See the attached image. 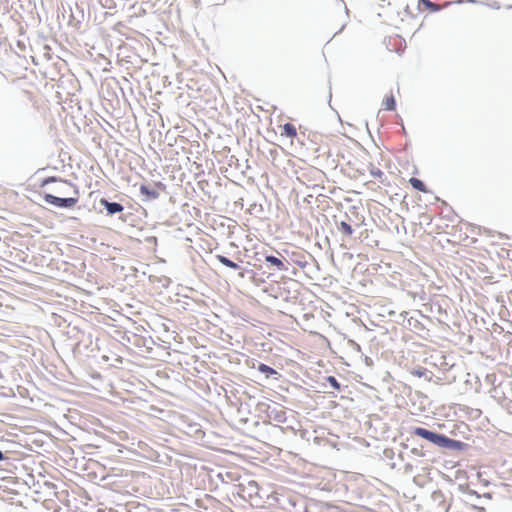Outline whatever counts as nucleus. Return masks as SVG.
<instances>
[{
    "instance_id": "13",
    "label": "nucleus",
    "mask_w": 512,
    "mask_h": 512,
    "mask_svg": "<svg viewBox=\"0 0 512 512\" xmlns=\"http://www.w3.org/2000/svg\"><path fill=\"white\" fill-rule=\"evenodd\" d=\"M420 2L423 3L427 8H430L432 10L438 9L437 6L429 0H420Z\"/></svg>"
},
{
    "instance_id": "6",
    "label": "nucleus",
    "mask_w": 512,
    "mask_h": 512,
    "mask_svg": "<svg viewBox=\"0 0 512 512\" xmlns=\"http://www.w3.org/2000/svg\"><path fill=\"white\" fill-rule=\"evenodd\" d=\"M409 183L417 191H420V192H423V193H427L428 192V189L425 186V184L420 179H418V178H415V177L410 178Z\"/></svg>"
},
{
    "instance_id": "17",
    "label": "nucleus",
    "mask_w": 512,
    "mask_h": 512,
    "mask_svg": "<svg viewBox=\"0 0 512 512\" xmlns=\"http://www.w3.org/2000/svg\"><path fill=\"white\" fill-rule=\"evenodd\" d=\"M239 276H240L241 278H243V277H244V273H240V274H239Z\"/></svg>"
},
{
    "instance_id": "14",
    "label": "nucleus",
    "mask_w": 512,
    "mask_h": 512,
    "mask_svg": "<svg viewBox=\"0 0 512 512\" xmlns=\"http://www.w3.org/2000/svg\"><path fill=\"white\" fill-rule=\"evenodd\" d=\"M371 174L374 177L381 178L383 176V172L380 169L371 170Z\"/></svg>"
},
{
    "instance_id": "9",
    "label": "nucleus",
    "mask_w": 512,
    "mask_h": 512,
    "mask_svg": "<svg viewBox=\"0 0 512 512\" xmlns=\"http://www.w3.org/2000/svg\"><path fill=\"white\" fill-rule=\"evenodd\" d=\"M339 231L347 236H351L353 234V229L350 224L342 221L338 226Z\"/></svg>"
},
{
    "instance_id": "3",
    "label": "nucleus",
    "mask_w": 512,
    "mask_h": 512,
    "mask_svg": "<svg viewBox=\"0 0 512 512\" xmlns=\"http://www.w3.org/2000/svg\"><path fill=\"white\" fill-rule=\"evenodd\" d=\"M298 135L297 128L292 123H285L284 125L280 126V136L281 137H287L293 140Z\"/></svg>"
},
{
    "instance_id": "15",
    "label": "nucleus",
    "mask_w": 512,
    "mask_h": 512,
    "mask_svg": "<svg viewBox=\"0 0 512 512\" xmlns=\"http://www.w3.org/2000/svg\"><path fill=\"white\" fill-rule=\"evenodd\" d=\"M57 181V179L55 177H48L46 178L43 182H42V186H45L46 184L50 183V182H55Z\"/></svg>"
},
{
    "instance_id": "1",
    "label": "nucleus",
    "mask_w": 512,
    "mask_h": 512,
    "mask_svg": "<svg viewBox=\"0 0 512 512\" xmlns=\"http://www.w3.org/2000/svg\"><path fill=\"white\" fill-rule=\"evenodd\" d=\"M413 434L424 438L439 447L456 449L461 446V442L459 441L450 439L442 434L434 433L422 427L414 428Z\"/></svg>"
},
{
    "instance_id": "8",
    "label": "nucleus",
    "mask_w": 512,
    "mask_h": 512,
    "mask_svg": "<svg viewBox=\"0 0 512 512\" xmlns=\"http://www.w3.org/2000/svg\"><path fill=\"white\" fill-rule=\"evenodd\" d=\"M265 260L267 262H269L270 264L276 266L279 270H285L286 269L284 264H283V262L279 258H277L275 256H271V255L270 256H266Z\"/></svg>"
},
{
    "instance_id": "5",
    "label": "nucleus",
    "mask_w": 512,
    "mask_h": 512,
    "mask_svg": "<svg viewBox=\"0 0 512 512\" xmlns=\"http://www.w3.org/2000/svg\"><path fill=\"white\" fill-rule=\"evenodd\" d=\"M382 106L385 110L393 111L396 108V101L393 93L386 95L382 101Z\"/></svg>"
},
{
    "instance_id": "7",
    "label": "nucleus",
    "mask_w": 512,
    "mask_h": 512,
    "mask_svg": "<svg viewBox=\"0 0 512 512\" xmlns=\"http://www.w3.org/2000/svg\"><path fill=\"white\" fill-rule=\"evenodd\" d=\"M216 259L221 264H223L224 266H226L228 268L239 269V265L237 263L233 262L232 260L228 259L227 257H225V256H223L221 254L216 255Z\"/></svg>"
},
{
    "instance_id": "2",
    "label": "nucleus",
    "mask_w": 512,
    "mask_h": 512,
    "mask_svg": "<svg viewBox=\"0 0 512 512\" xmlns=\"http://www.w3.org/2000/svg\"><path fill=\"white\" fill-rule=\"evenodd\" d=\"M61 182L65 183V184H68L70 186H72L74 188V194H75V197H69V198H60V197H57V196H54L52 194H44L43 195V199L46 203L48 204H51V205H54L56 207H64V208H72L74 207L77 202H78V195H79V191L78 189L73 185L71 184L70 182L68 181H64V180H60Z\"/></svg>"
},
{
    "instance_id": "4",
    "label": "nucleus",
    "mask_w": 512,
    "mask_h": 512,
    "mask_svg": "<svg viewBox=\"0 0 512 512\" xmlns=\"http://www.w3.org/2000/svg\"><path fill=\"white\" fill-rule=\"evenodd\" d=\"M101 204L105 206L109 214H115L123 211V206L120 203L108 202L105 199H101Z\"/></svg>"
},
{
    "instance_id": "16",
    "label": "nucleus",
    "mask_w": 512,
    "mask_h": 512,
    "mask_svg": "<svg viewBox=\"0 0 512 512\" xmlns=\"http://www.w3.org/2000/svg\"><path fill=\"white\" fill-rule=\"evenodd\" d=\"M4 459V455L3 453L0 451V460H3Z\"/></svg>"
},
{
    "instance_id": "10",
    "label": "nucleus",
    "mask_w": 512,
    "mask_h": 512,
    "mask_svg": "<svg viewBox=\"0 0 512 512\" xmlns=\"http://www.w3.org/2000/svg\"><path fill=\"white\" fill-rule=\"evenodd\" d=\"M258 370H259L261 373L266 374L267 376H269V375H273V374H276V371H275L273 368H271V367H269L268 365L263 364V363L259 364V366H258Z\"/></svg>"
},
{
    "instance_id": "12",
    "label": "nucleus",
    "mask_w": 512,
    "mask_h": 512,
    "mask_svg": "<svg viewBox=\"0 0 512 512\" xmlns=\"http://www.w3.org/2000/svg\"><path fill=\"white\" fill-rule=\"evenodd\" d=\"M140 192H141V194L146 195V196H152V197H155V196H156V194H155V193H152V192L149 190V188H148L147 186H145V185H141V187H140Z\"/></svg>"
},
{
    "instance_id": "11",
    "label": "nucleus",
    "mask_w": 512,
    "mask_h": 512,
    "mask_svg": "<svg viewBox=\"0 0 512 512\" xmlns=\"http://www.w3.org/2000/svg\"><path fill=\"white\" fill-rule=\"evenodd\" d=\"M327 381L328 383L336 390H339L340 389V384L339 382L337 381V379L334 377V376H329L327 378Z\"/></svg>"
}]
</instances>
